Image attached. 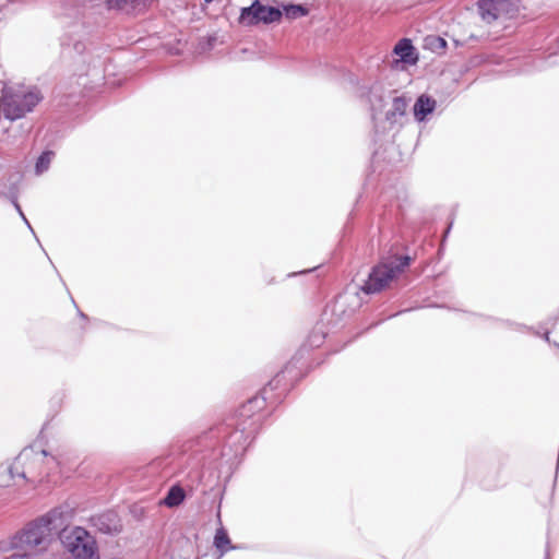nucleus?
<instances>
[{
  "mask_svg": "<svg viewBox=\"0 0 559 559\" xmlns=\"http://www.w3.org/2000/svg\"><path fill=\"white\" fill-rule=\"evenodd\" d=\"M424 47L437 55H442L448 47V43L439 35H428L424 39Z\"/></svg>",
  "mask_w": 559,
  "mask_h": 559,
  "instance_id": "nucleus-22",
  "label": "nucleus"
},
{
  "mask_svg": "<svg viewBox=\"0 0 559 559\" xmlns=\"http://www.w3.org/2000/svg\"><path fill=\"white\" fill-rule=\"evenodd\" d=\"M390 216H391V211H385L384 216H383V221H384L385 223H386V222L389 223V222H390V219H391V217H390Z\"/></svg>",
  "mask_w": 559,
  "mask_h": 559,
  "instance_id": "nucleus-33",
  "label": "nucleus"
},
{
  "mask_svg": "<svg viewBox=\"0 0 559 559\" xmlns=\"http://www.w3.org/2000/svg\"><path fill=\"white\" fill-rule=\"evenodd\" d=\"M395 223L400 224V218L399 217H395Z\"/></svg>",
  "mask_w": 559,
  "mask_h": 559,
  "instance_id": "nucleus-44",
  "label": "nucleus"
},
{
  "mask_svg": "<svg viewBox=\"0 0 559 559\" xmlns=\"http://www.w3.org/2000/svg\"><path fill=\"white\" fill-rule=\"evenodd\" d=\"M186 499V492L179 483L171 485L165 497L162 499V504L167 508H177L183 503Z\"/></svg>",
  "mask_w": 559,
  "mask_h": 559,
  "instance_id": "nucleus-17",
  "label": "nucleus"
},
{
  "mask_svg": "<svg viewBox=\"0 0 559 559\" xmlns=\"http://www.w3.org/2000/svg\"><path fill=\"white\" fill-rule=\"evenodd\" d=\"M87 522L95 531L107 536H116L123 531L121 518L114 509L93 514Z\"/></svg>",
  "mask_w": 559,
  "mask_h": 559,
  "instance_id": "nucleus-8",
  "label": "nucleus"
},
{
  "mask_svg": "<svg viewBox=\"0 0 559 559\" xmlns=\"http://www.w3.org/2000/svg\"><path fill=\"white\" fill-rule=\"evenodd\" d=\"M40 453H41L44 456H49V455H50V453H49L47 450H45V449H43V450L40 451Z\"/></svg>",
  "mask_w": 559,
  "mask_h": 559,
  "instance_id": "nucleus-39",
  "label": "nucleus"
},
{
  "mask_svg": "<svg viewBox=\"0 0 559 559\" xmlns=\"http://www.w3.org/2000/svg\"><path fill=\"white\" fill-rule=\"evenodd\" d=\"M415 259L416 253L408 243L394 241L371 266L360 290L365 295H376L392 288L401 275L412 266Z\"/></svg>",
  "mask_w": 559,
  "mask_h": 559,
  "instance_id": "nucleus-2",
  "label": "nucleus"
},
{
  "mask_svg": "<svg viewBox=\"0 0 559 559\" xmlns=\"http://www.w3.org/2000/svg\"><path fill=\"white\" fill-rule=\"evenodd\" d=\"M22 453H20L12 464H1L0 465V487L7 488L11 486L12 480L15 477H21L25 480H27L26 474L23 469H20L17 467V462L21 457Z\"/></svg>",
  "mask_w": 559,
  "mask_h": 559,
  "instance_id": "nucleus-13",
  "label": "nucleus"
},
{
  "mask_svg": "<svg viewBox=\"0 0 559 559\" xmlns=\"http://www.w3.org/2000/svg\"><path fill=\"white\" fill-rule=\"evenodd\" d=\"M205 4H210L211 2H213L214 0H203Z\"/></svg>",
  "mask_w": 559,
  "mask_h": 559,
  "instance_id": "nucleus-41",
  "label": "nucleus"
},
{
  "mask_svg": "<svg viewBox=\"0 0 559 559\" xmlns=\"http://www.w3.org/2000/svg\"><path fill=\"white\" fill-rule=\"evenodd\" d=\"M53 103L55 106L61 110H71L73 105L79 104V96L75 93L61 94L59 87L53 90Z\"/></svg>",
  "mask_w": 559,
  "mask_h": 559,
  "instance_id": "nucleus-20",
  "label": "nucleus"
},
{
  "mask_svg": "<svg viewBox=\"0 0 559 559\" xmlns=\"http://www.w3.org/2000/svg\"><path fill=\"white\" fill-rule=\"evenodd\" d=\"M60 539L73 559H100L96 538L83 526H74Z\"/></svg>",
  "mask_w": 559,
  "mask_h": 559,
  "instance_id": "nucleus-4",
  "label": "nucleus"
},
{
  "mask_svg": "<svg viewBox=\"0 0 559 559\" xmlns=\"http://www.w3.org/2000/svg\"><path fill=\"white\" fill-rule=\"evenodd\" d=\"M438 103L435 97L427 93L419 94L412 108L414 120L418 124L427 123L431 120L437 110Z\"/></svg>",
  "mask_w": 559,
  "mask_h": 559,
  "instance_id": "nucleus-11",
  "label": "nucleus"
},
{
  "mask_svg": "<svg viewBox=\"0 0 559 559\" xmlns=\"http://www.w3.org/2000/svg\"><path fill=\"white\" fill-rule=\"evenodd\" d=\"M485 318H486V320H489V321H492V322H500V323L507 324L511 329H514V330H518V331H521V332H532L533 333V331L535 329L533 326H528L526 324L513 322V321H510V320H500V319H497V318H493V317H485Z\"/></svg>",
  "mask_w": 559,
  "mask_h": 559,
  "instance_id": "nucleus-25",
  "label": "nucleus"
},
{
  "mask_svg": "<svg viewBox=\"0 0 559 559\" xmlns=\"http://www.w3.org/2000/svg\"><path fill=\"white\" fill-rule=\"evenodd\" d=\"M55 156V152L50 148H45L36 158L34 171L36 175H43L49 169L51 159Z\"/></svg>",
  "mask_w": 559,
  "mask_h": 559,
  "instance_id": "nucleus-23",
  "label": "nucleus"
},
{
  "mask_svg": "<svg viewBox=\"0 0 559 559\" xmlns=\"http://www.w3.org/2000/svg\"><path fill=\"white\" fill-rule=\"evenodd\" d=\"M281 22L280 5L264 4L260 0H253L248 7L240 10L239 23L254 26L260 23L272 24Z\"/></svg>",
  "mask_w": 559,
  "mask_h": 559,
  "instance_id": "nucleus-6",
  "label": "nucleus"
},
{
  "mask_svg": "<svg viewBox=\"0 0 559 559\" xmlns=\"http://www.w3.org/2000/svg\"><path fill=\"white\" fill-rule=\"evenodd\" d=\"M359 98L365 99L370 105L371 118L373 121L374 133H379L378 124L376 122V110L384 105L383 85L374 80L371 83L362 84L360 87Z\"/></svg>",
  "mask_w": 559,
  "mask_h": 559,
  "instance_id": "nucleus-10",
  "label": "nucleus"
},
{
  "mask_svg": "<svg viewBox=\"0 0 559 559\" xmlns=\"http://www.w3.org/2000/svg\"><path fill=\"white\" fill-rule=\"evenodd\" d=\"M481 486L486 490H493L500 486L499 483H490L487 478L481 480Z\"/></svg>",
  "mask_w": 559,
  "mask_h": 559,
  "instance_id": "nucleus-30",
  "label": "nucleus"
},
{
  "mask_svg": "<svg viewBox=\"0 0 559 559\" xmlns=\"http://www.w3.org/2000/svg\"><path fill=\"white\" fill-rule=\"evenodd\" d=\"M453 43H454L455 47L463 46V43L461 40H459V39H453Z\"/></svg>",
  "mask_w": 559,
  "mask_h": 559,
  "instance_id": "nucleus-35",
  "label": "nucleus"
},
{
  "mask_svg": "<svg viewBox=\"0 0 559 559\" xmlns=\"http://www.w3.org/2000/svg\"><path fill=\"white\" fill-rule=\"evenodd\" d=\"M318 337H319V336H318L317 334H313V335L311 336V343H312V344H314V343L318 341V340H317Z\"/></svg>",
  "mask_w": 559,
  "mask_h": 559,
  "instance_id": "nucleus-38",
  "label": "nucleus"
},
{
  "mask_svg": "<svg viewBox=\"0 0 559 559\" xmlns=\"http://www.w3.org/2000/svg\"><path fill=\"white\" fill-rule=\"evenodd\" d=\"M7 559H27V556L25 554H12Z\"/></svg>",
  "mask_w": 559,
  "mask_h": 559,
  "instance_id": "nucleus-32",
  "label": "nucleus"
},
{
  "mask_svg": "<svg viewBox=\"0 0 559 559\" xmlns=\"http://www.w3.org/2000/svg\"><path fill=\"white\" fill-rule=\"evenodd\" d=\"M411 100V96L406 94L393 97L392 107L385 112V121L395 123L397 116L405 117Z\"/></svg>",
  "mask_w": 559,
  "mask_h": 559,
  "instance_id": "nucleus-14",
  "label": "nucleus"
},
{
  "mask_svg": "<svg viewBox=\"0 0 559 559\" xmlns=\"http://www.w3.org/2000/svg\"><path fill=\"white\" fill-rule=\"evenodd\" d=\"M552 319V332L556 336V340H554V346L559 349V314Z\"/></svg>",
  "mask_w": 559,
  "mask_h": 559,
  "instance_id": "nucleus-27",
  "label": "nucleus"
},
{
  "mask_svg": "<svg viewBox=\"0 0 559 559\" xmlns=\"http://www.w3.org/2000/svg\"><path fill=\"white\" fill-rule=\"evenodd\" d=\"M393 55L397 57L394 63L402 62L404 67L416 66L419 61V52L411 38H401L393 48Z\"/></svg>",
  "mask_w": 559,
  "mask_h": 559,
  "instance_id": "nucleus-12",
  "label": "nucleus"
},
{
  "mask_svg": "<svg viewBox=\"0 0 559 559\" xmlns=\"http://www.w3.org/2000/svg\"><path fill=\"white\" fill-rule=\"evenodd\" d=\"M545 559H550L549 543L548 542L546 544V549H545Z\"/></svg>",
  "mask_w": 559,
  "mask_h": 559,
  "instance_id": "nucleus-34",
  "label": "nucleus"
},
{
  "mask_svg": "<svg viewBox=\"0 0 559 559\" xmlns=\"http://www.w3.org/2000/svg\"><path fill=\"white\" fill-rule=\"evenodd\" d=\"M476 39H477V37H476L475 35H471V36L468 37V40H476Z\"/></svg>",
  "mask_w": 559,
  "mask_h": 559,
  "instance_id": "nucleus-40",
  "label": "nucleus"
},
{
  "mask_svg": "<svg viewBox=\"0 0 559 559\" xmlns=\"http://www.w3.org/2000/svg\"><path fill=\"white\" fill-rule=\"evenodd\" d=\"M213 545L218 551V557L216 559H221L229 550L237 549V546L233 545L227 530L223 526L216 530Z\"/></svg>",
  "mask_w": 559,
  "mask_h": 559,
  "instance_id": "nucleus-16",
  "label": "nucleus"
},
{
  "mask_svg": "<svg viewBox=\"0 0 559 559\" xmlns=\"http://www.w3.org/2000/svg\"><path fill=\"white\" fill-rule=\"evenodd\" d=\"M306 348L301 347L257 394L228 413L219 423L180 448L178 466L193 489L203 478L205 467L230 476L255 439L263 421L285 401L290 391L307 376L304 371Z\"/></svg>",
  "mask_w": 559,
  "mask_h": 559,
  "instance_id": "nucleus-1",
  "label": "nucleus"
},
{
  "mask_svg": "<svg viewBox=\"0 0 559 559\" xmlns=\"http://www.w3.org/2000/svg\"><path fill=\"white\" fill-rule=\"evenodd\" d=\"M477 9L481 20L488 24L501 15L512 17L518 12L514 0H478Z\"/></svg>",
  "mask_w": 559,
  "mask_h": 559,
  "instance_id": "nucleus-7",
  "label": "nucleus"
},
{
  "mask_svg": "<svg viewBox=\"0 0 559 559\" xmlns=\"http://www.w3.org/2000/svg\"><path fill=\"white\" fill-rule=\"evenodd\" d=\"M72 302H73V305L76 308L78 317L81 318L84 321H88V319H90L86 313H84L82 310H80V308L76 306V304H75L73 298H72Z\"/></svg>",
  "mask_w": 559,
  "mask_h": 559,
  "instance_id": "nucleus-31",
  "label": "nucleus"
},
{
  "mask_svg": "<svg viewBox=\"0 0 559 559\" xmlns=\"http://www.w3.org/2000/svg\"><path fill=\"white\" fill-rule=\"evenodd\" d=\"M343 80L356 88L358 96L360 95V87L362 86V84H367L365 81L360 80L355 73L348 70L343 73Z\"/></svg>",
  "mask_w": 559,
  "mask_h": 559,
  "instance_id": "nucleus-26",
  "label": "nucleus"
},
{
  "mask_svg": "<svg viewBox=\"0 0 559 559\" xmlns=\"http://www.w3.org/2000/svg\"><path fill=\"white\" fill-rule=\"evenodd\" d=\"M34 236H36V234H33ZM35 240L36 241H39V238L38 237H35Z\"/></svg>",
  "mask_w": 559,
  "mask_h": 559,
  "instance_id": "nucleus-46",
  "label": "nucleus"
},
{
  "mask_svg": "<svg viewBox=\"0 0 559 559\" xmlns=\"http://www.w3.org/2000/svg\"><path fill=\"white\" fill-rule=\"evenodd\" d=\"M34 236H36V234H33ZM35 240L36 241H39V238L38 237H35Z\"/></svg>",
  "mask_w": 559,
  "mask_h": 559,
  "instance_id": "nucleus-45",
  "label": "nucleus"
},
{
  "mask_svg": "<svg viewBox=\"0 0 559 559\" xmlns=\"http://www.w3.org/2000/svg\"><path fill=\"white\" fill-rule=\"evenodd\" d=\"M14 95L20 99L28 112H31L43 100V95L36 87L27 92L14 91Z\"/></svg>",
  "mask_w": 559,
  "mask_h": 559,
  "instance_id": "nucleus-19",
  "label": "nucleus"
},
{
  "mask_svg": "<svg viewBox=\"0 0 559 559\" xmlns=\"http://www.w3.org/2000/svg\"><path fill=\"white\" fill-rule=\"evenodd\" d=\"M64 524L62 507H55L48 512L28 522L21 531L10 538L12 549L34 548L40 546L46 536Z\"/></svg>",
  "mask_w": 559,
  "mask_h": 559,
  "instance_id": "nucleus-3",
  "label": "nucleus"
},
{
  "mask_svg": "<svg viewBox=\"0 0 559 559\" xmlns=\"http://www.w3.org/2000/svg\"><path fill=\"white\" fill-rule=\"evenodd\" d=\"M139 0H105V5L109 11L131 12L140 5Z\"/></svg>",
  "mask_w": 559,
  "mask_h": 559,
  "instance_id": "nucleus-21",
  "label": "nucleus"
},
{
  "mask_svg": "<svg viewBox=\"0 0 559 559\" xmlns=\"http://www.w3.org/2000/svg\"><path fill=\"white\" fill-rule=\"evenodd\" d=\"M51 460L58 464V461H57L56 456H51Z\"/></svg>",
  "mask_w": 559,
  "mask_h": 559,
  "instance_id": "nucleus-43",
  "label": "nucleus"
},
{
  "mask_svg": "<svg viewBox=\"0 0 559 559\" xmlns=\"http://www.w3.org/2000/svg\"><path fill=\"white\" fill-rule=\"evenodd\" d=\"M552 318H550L547 322L539 324L538 329H534L533 333L536 336L543 337L549 345L554 346V341L550 340V335L552 332Z\"/></svg>",
  "mask_w": 559,
  "mask_h": 559,
  "instance_id": "nucleus-24",
  "label": "nucleus"
},
{
  "mask_svg": "<svg viewBox=\"0 0 559 559\" xmlns=\"http://www.w3.org/2000/svg\"><path fill=\"white\" fill-rule=\"evenodd\" d=\"M265 283H266V285H272L275 283V278L271 277V278L266 280Z\"/></svg>",
  "mask_w": 559,
  "mask_h": 559,
  "instance_id": "nucleus-36",
  "label": "nucleus"
},
{
  "mask_svg": "<svg viewBox=\"0 0 559 559\" xmlns=\"http://www.w3.org/2000/svg\"><path fill=\"white\" fill-rule=\"evenodd\" d=\"M0 110L3 117L10 121L21 119L28 112L20 99L14 95V90L8 85L2 87Z\"/></svg>",
  "mask_w": 559,
  "mask_h": 559,
  "instance_id": "nucleus-9",
  "label": "nucleus"
},
{
  "mask_svg": "<svg viewBox=\"0 0 559 559\" xmlns=\"http://www.w3.org/2000/svg\"><path fill=\"white\" fill-rule=\"evenodd\" d=\"M281 20L294 21L309 15L310 8L306 3L283 2L280 4Z\"/></svg>",
  "mask_w": 559,
  "mask_h": 559,
  "instance_id": "nucleus-15",
  "label": "nucleus"
},
{
  "mask_svg": "<svg viewBox=\"0 0 559 559\" xmlns=\"http://www.w3.org/2000/svg\"><path fill=\"white\" fill-rule=\"evenodd\" d=\"M139 1H140V3L142 2V0H139Z\"/></svg>",
  "mask_w": 559,
  "mask_h": 559,
  "instance_id": "nucleus-47",
  "label": "nucleus"
},
{
  "mask_svg": "<svg viewBox=\"0 0 559 559\" xmlns=\"http://www.w3.org/2000/svg\"><path fill=\"white\" fill-rule=\"evenodd\" d=\"M215 43H216V37L215 36H213V35L206 36L202 40V43H201L202 50H211V49H213Z\"/></svg>",
  "mask_w": 559,
  "mask_h": 559,
  "instance_id": "nucleus-28",
  "label": "nucleus"
},
{
  "mask_svg": "<svg viewBox=\"0 0 559 559\" xmlns=\"http://www.w3.org/2000/svg\"><path fill=\"white\" fill-rule=\"evenodd\" d=\"M318 267L319 266H313V267H309L307 270H302V271H299V272H292V273L287 274V277L290 278V277H296V276L301 275V274H309V273L314 272Z\"/></svg>",
  "mask_w": 559,
  "mask_h": 559,
  "instance_id": "nucleus-29",
  "label": "nucleus"
},
{
  "mask_svg": "<svg viewBox=\"0 0 559 559\" xmlns=\"http://www.w3.org/2000/svg\"><path fill=\"white\" fill-rule=\"evenodd\" d=\"M452 228V223L449 225L448 229H447V235L450 233V229Z\"/></svg>",
  "mask_w": 559,
  "mask_h": 559,
  "instance_id": "nucleus-42",
  "label": "nucleus"
},
{
  "mask_svg": "<svg viewBox=\"0 0 559 559\" xmlns=\"http://www.w3.org/2000/svg\"><path fill=\"white\" fill-rule=\"evenodd\" d=\"M558 468H559V455H558V460H557V467H556V476H555V480L557 479ZM555 484H556V481L554 483V485H555Z\"/></svg>",
  "mask_w": 559,
  "mask_h": 559,
  "instance_id": "nucleus-37",
  "label": "nucleus"
},
{
  "mask_svg": "<svg viewBox=\"0 0 559 559\" xmlns=\"http://www.w3.org/2000/svg\"><path fill=\"white\" fill-rule=\"evenodd\" d=\"M358 307L357 296L348 293L338 294L324 307L321 321L331 329H338L354 314Z\"/></svg>",
  "mask_w": 559,
  "mask_h": 559,
  "instance_id": "nucleus-5",
  "label": "nucleus"
},
{
  "mask_svg": "<svg viewBox=\"0 0 559 559\" xmlns=\"http://www.w3.org/2000/svg\"><path fill=\"white\" fill-rule=\"evenodd\" d=\"M5 197L11 202V204L14 206L15 211L17 212L21 219L24 222V224L27 226V228L31 230L32 234H35L29 221L25 216L20 203H19V188H17V180L11 181L9 186V190L5 193Z\"/></svg>",
  "mask_w": 559,
  "mask_h": 559,
  "instance_id": "nucleus-18",
  "label": "nucleus"
}]
</instances>
